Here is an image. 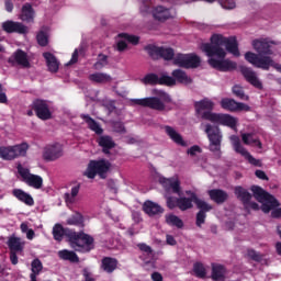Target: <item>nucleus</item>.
Wrapping results in <instances>:
<instances>
[{"mask_svg": "<svg viewBox=\"0 0 281 281\" xmlns=\"http://www.w3.org/2000/svg\"><path fill=\"white\" fill-rule=\"evenodd\" d=\"M251 45L257 54L247 52L245 54V60H247V63L257 69H262L263 71H269V69L273 67V69L281 72V65L271 58L273 54L271 45H276L273 41H269L268 38H258L254 40Z\"/></svg>", "mask_w": 281, "mask_h": 281, "instance_id": "nucleus-1", "label": "nucleus"}, {"mask_svg": "<svg viewBox=\"0 0 281 281\" xmlns=\"http://www.w3.org/2000/svg\"><path fill=\"white\" fill-rule=\"evenodd\" d=\"M225 47L228 54H233V56H240V50H238V41H236L235 36L225 37L223 35L214 34L211 37V43H203L200 46V49L209 56V58H225L227 53L223 48Z\"/></svg>", "mask_w": 281, "mask_h": 281, "instance_id": "nucleus-2", "label": "nucleus"}, {"mask_svg": "<svg viewBox=\"0 0 281 281\" xmlns=\"http://www.w3.org/2000/svg\"><path fill=\"white\" fill-rule=\"evenodd\" d=\"M195 111L200 113L201 120L212 122V124H220L221 126H228V128H236L238 120L229 114L214 113V103L209 98H204L195 102Z\"/></svg>", "mask_w": 281, "mask_h": 281, "instance_id": "nucleus-3", "label": "nucleus"}, {"mask_svg": "<svg viewBox=\"0 0 281 281\" xmlns=\"http://www.w3.org/2000/svg\"><path fill=\"white\" fill-rule=\"evenodd\" d=\"M66 236L69 239L70 246L72 247V249H75V251H79L80 254H89V251L93 249V237L82 231H69L68 233H66Z\"/></svg>", "mask_w": 281, "mask_h": 281, "instance_id": "nucleus-4", "label": "nucleus"}, {"mask_svg": "<svg viewBox=\"0 0 281 281\" xmlns=\"http://www.w3.org/2000/svg\"><path fill=\"white\" fill-rule=\"evenodd\" d=\"M250 190L256 201H258L259 203H262V202L268 203V204H263V209H262L263 212H271L273 207H280V202L278 201V199H276V196H273L271 193L265 191L262 187L252 186Z\"/></svg>", "mask_w": 281, "mask_h": 281, "instance_id": "nucleus-5", "label": "nucleus"}, {"mask_svg": "<svg viewBox=\"0 0 281 281\" xmlns=\"http://www.w3.org/2000/svg\"><path fill=\"white\" fill-rule=\"evenodd\" d=\"M109 170H111V162L109 160H90L83 175L88 179H93L97 175L100 179H106Z\"/></svg>", "mask_w": 281, "mask_h": 281, "instance_id": "nucleus-6", "label": "nucleus"}, {"mask_svg": "<svg viewBox=\"0 0 281 281\" xmlns=\"http://www.w3.org/2000/svg\"><path fill=\"white\" fill-rule=\"evenodd\" d=\"M30 145L27 143H21L13 146H0V159L3 161H14L18 157H25Z\"/></svg>", "mask_w": 281, "mask_h": 281, "instance_id": "nucleus-7", "label": "nucleus"}, {"mask_svg": "<svg viewBox=\"0 0 281 281\" xmlns=\"http://www.w3.org/2000/svg\"><path fill=\"white\" fill-rule=\"evenodd\" d=\"M190 198L186 196H167V207L169 210H175V207H178L181 212H187V210H192L194 207V196L196 193L192 191L186 192Z\"/></svg>", "mask_w": 281, "mask_h": 281, "instance_id": "nucleus-8", "label": "nucleus"}, {"mask_svg": "<svg viewBox=\"0 0 281 281\" xmlns=\"http://www.w3.org/2000/svg\"><path fill=\"white\" fill-rule=\"evenodd\" d=\"M205 133L210 142L211 153H218L221 150V143L223 142L221 128L209 123L205 125Z\"/></svg>", "mask_w": 281, "mask_h": 281, "instance_id": "nucleus-9", "label": "nucleus"}, {"mask_svg": "<svg viewBox=\"0 0 281 281\" xmlns=\"http://www.w3.org/2000/svg\"><path fill=\"white\" fill-rule=\"evenodd\" d=\"M18 172L30 188H34L35 190L43 188V177L31 173L30 169L23 168L22 165H18Z\"/></svg>", "mask_w": 281, "mask_h": 281, "instance_id": "nucleus-10", "label": "nucleus"}, {"mask_svg": "<svg viewBox=\"0 0 281 281\" xmlns=\"http://www.w3.org/2000/svg\"><path fill=\"white\" fill-rule=\"evenodd\" d=\"M31 109L38 120H43L44 122L52 120V110H49V104L46 100L35 99L31 104Z\"/></svg>", "mask_w": 281, "mask_h": 281, "instance_id": "nucleus-11", "label": "nucleus"}, {"mask_svg": "<svg viewBox=\"0 0 281 281\" xmlns=\"http://www.w3.org/2000/svg\"><path fill=\"white\" fill-rule=\"evenodd\" d=\"M231 140L234 146V150L241 155V157H245L248 164H251V166H256L257 168H260V166H262V162L260 160L254 158V156H251V154H249V151H247V149L243 147V145L240 144V138L238 136H231Z\"/></svg>", "mask_w": 281, "mask_h": 281, "instance_id": "nucleus-12", "label": "nucleus"}, {"mask_svg": "<svg viewBox=\"0 0 281 281\" xmlns=\"http://www.w3.org/2000/svg\"><path fill=\"white\" fill-rule=\"evenodd\" d=\"M131 102L137 106H146L153 109L154 111H165L166 104L161 102V99L157 97H149L144 99H132Z\"/></svg>", "mask_w": 281, "mask_h": 281, "instance_id": "nucleus-13", "label": "nucleus"}, {"mask_svg": "<svg viewBox=\"0 0 281 281\" xmlns=\"http://www.w3.org/2000/svg\"><path fill=\"white\" fill-rule=\"evenodd\" d=\"M220 104L224 111H231V113H236L238 111H251V106L229 98L222 99Z\"/></svg>", "mask_w": 281, "mask_h": 281, "instance_id": "nucleus-14", "label": "nucleus"}, {"mask_svg": "<svg viewBox=\"0 0 281 281\" xmlns=\"http://www.w3.org/2000/svg\"><path fill=\"white\" fill-rule=\"evenodd\" d=\"M207 63L213 69H216L217 71H234V69L237 67L235 61L225 58L216 59L211 57Z\"/></svg>", "mask_w": 281, "mask_h": 281, "instance_id": "nucleus-15", "label": "nucleus"}, {"mask_svg": "<svg viewBox=\"0 0 281 281\" xmlns=\"http://www.w3.org/2000/svg\"><path fill=\"white\" fill-rule=\"evenodd\" d=\"M240 72L244 76L245 80L249 82V85L255 87V89H259V91H262L263 89L262 81H260V79L258 78V75L256 74V71H254V69L247 66H241Z\"/></svg>", "mask_w": 281, "mask_h": 281, "instance_id": "nucleus-16", "label": "nucleus"}, {"mask_svg": "<svg viewBox=\"0 0 281 281\" xmlns=\"http://www.w3.org/2000/svg\"><path fill=\"white\" fill-rule=\"evenodd\" d=\"M2 30L7 32V34H27V26L12 20L3 22Z\"/></svg>", "mask_w": 281, "mask_h": 281, "instance_id": "nucleus-17", "label": "nucleus"}, {"mask_svg": "<svg viewBox=\"0 0 281 281\" xmlns=\"http://www.w3.org/2000/svg\"><path fill=\"white\" fill-rule=\"evenodd\" d=\"M63 155V147L59 144L48 145L44 148L43 159L45 161H56V159H60Z\"/></svg>", "mask_w": 281, "mask_h": 281, "instance_id": "nucleus-18", "label": "nucleus"}, {"mask_svg": "<svg viewBox=\"0 0 281 281\" xmlns=\"http://www.w3.org/2000/svg\"><path fill=\"white\" fill-rule=\"evenodd\" d=\"M119 265H120V261H117L116 258L103 257L101 259L100 269L102 270L103 273H108L111 276V273H113L117 269Z\"/></svg>", "mask_w": 281, "mask_h": 281, "instance_id": "nucleus-19", "label": "nucleus"}, {"mask_svg": "<svg viewBox=\"0 0 281 281\" xmlns=\"http://www.w3.org/2000/svg\"><path fill=\"white\" fill-rule=\"evenodd\" d=\"M8 63H10V65H14V63H16L25 69L30 68V59H27V53H25L23 49H18L13 54V58L8 59Z\"/></svg>", "mask_w": 281, "mask_h": 281, "instance_id": "nucleus-20", "label": "nucleus"}, {"mask_svg": "<svg viewBox=\"0 0 281 281\" xmlns=\"http://www.w3.org/2000/svg\"><path fill=\"white\" fill-rule=\"evenodd\" d=\"M12 195L20 201V203H24V205H27L29 207L34 206V198L22 189H13Z\"/></svg>", "mask_w": 281, "mask_h": 281, "instance_id": "nucleus-21", "label": "nucleus"}, {"mask_svg": "<svg viewBox=\"0 0 281 281\" xmlns=\"http://www.w3.org/2000/svg\"><path fill=\"white\" fill-rule=\"evenodd\" d=\"M207 194L214 203L217 205H223L225 201L229 199V194H227L226 191H223L222 189H212L207 191Z\"/></svg>", "mask_w": 281, "mask_h": 281, "instance_id": "nucleus-22", "label": "nucleus"}, {"mask_svg": "<svg viewBox=\"0 0 281 281\" xmlns=\"http://www.w3.org/2000/svg\"><path fill=\"white\" fill-rule=\"evenodd\" d=\"M143 211L148 216H157L159 214H164V207H161V205H159L158 203H155L150 200H147L144 202Z\"/></svg>", "mask_w": 281, "mask_h": 281, "instance_id": "nucleus-23", "label": "nucleus"}, {"mask_svg": "<svg viewBox=\"0 0 281 281\" xmlns=\"http://www.w3.org/2000/svg\"><path fill=\"white\" fill-rule=\"evenodd\" d=\"M160 183L164 186L167 192L171 190L173 194H178V196H181V182L179 180L164 178L162 180H160Z\"/></svg>", "mask_w": 281, "mask_h": 281, "instance_id": "nucleus-24", "label": "nucleus"}, {"mask_svg": "<svg viewBox=\"0 0 281 281\" xmlns=\"http://www.w3.org/2000/svg\"><path fill=\"white\" fill-rule=\"evenodd\" d=\"M165 132L168 135V137L178 146H188V143L183 140V136H181V134H179L172 126L166 125Z\"/></svg>", "mask_w": 281, "mask_h": 281, "instance_id": "nucleus-25", "label": "nucleus"}, {"mask_svg": "<svg viewBox=\"0 0 281 281\" xmlns=\"http://www.w3.org/2000/svg\"><path fill=\"white\" fill-rule=\"evenodd\" d=\"M81 120L86 122L88 125V128L95 133V135H102L104 133V130L102 126H100V123L93 120L89 114H81Z\"/></svg>", "mask_w": 281, "mask_h": 281, "instance_id": "nucleus-26", "label": "nucleus"}, {"mask_svg": "<svg viewBox=\"0 0 281 281\" xmlns=\"http://www.w3.org/2000/svg\"><path fill=\"white\" fill-rule=\"evenodd\" d=\"M153 16L156 21H160V23H164V21H168V19H170L171 16L170 9L158 5L153 10Z\"/></svg>", "mask_w": 281, "mask_h": 281, "instance_id": "nucleus-27", "label": "nucleus"}, {"mask_svg": "<svg viewBox=\"0 0 281 281\" xmlns=\"http://www.w3.org/2000/svg\"><path fill=\"white\" fill-rule=\"evenodd\" d=\"M43 58H45V60H46L48 70L52 74H57V71L60 67V64H58V59H56V56H54V54H52L49 52H46V53H43Z\"/></svg>", "mask_w": 281, "mask_h": 281, "instance_id": "nucleus-28", "label": "nucleus"}, {"mask_svg": "<svg viewBox=\"0 0 281 281\" xmlns=\"http://www.w3.org/2000/svg\"><path fill=\"white\" fill-rule=\"evenodd\" d=\"M89 80L97 85H106L109 82H113V77L106 72H94L89 75Z\"/></svg>", "mask_w": 281, "mask_h": 281, "instance_id": "nucleus-29", "label": "nucleus"}, {"mask_svg": "<svg viewBox=\"0 0 281 281\" xmlns=\"http://www.w3.org/2000/svg\"><path fill=\"white\" fill-rule=\"evenodd\" d=\"M235 195L236 198L241 201V203L244 205H249L250 201H251V193H249V191H247V189L238 186L235 187Z\"/></svg>", "mask_w": 281, "mask_h": 281, "instance_id": "nucleus-30", "label": "nucleus"}, {"mask_svg": "<svg viewBox=\"0 0 281 281\" xmlns=\"http://www.w3.org/2000/svg\"><path fill=\"white\" fill-rule=\"evenodd\" d=\"M20 19L21 21H26V23L34 21V8H32L31 3L26 2L22 5Z\"/></svg>", "mask_w": 281, "mask_h": 281, "instance_id": "nucleus-31", "label": "nucleus"}, {"mask_svg": "<svg viewBox=\"0 0 281 281\" xmlns=\"http://www.w3.org/2000/svg\"><path fill=\"white\" fill-rule=\"evenodd\" d=\"M98 144L99 146H101V148H103V153L105 155H109V150L113 149V147L115 146V142L113 140V137L109 135L100 136Z\"/></svg>", "mask_w": 281, "mask_h": 281, "instance_id": "nucleus-32", "label": "nucleus"}, {"mask_svg": "<svg viewBox=\"0 0 281 281\" xmlns=\"http://www.w3.org/2000/svg\"><path fill=\"white\" fill-rule=\"evenodd\" d=\"M171 76L176 82H179L180 85H192V78L188 77V74L181 69H175L171 72Z\"/></svg>", "mask_w": 281, "mask_h": 281, "instance_id": "nucleus-33", "label": "nucleus"}, {"mask_svg": "<svg viewBox=\"0 0 281 281\" xmlns=\"http://www.w3.org/2000/svg\"><path fill=\"white\" fill-rule=\"evenodd\" d=\"M10 251H23L25 243L21 240L20 237L12 236L7 243Z\"/></svg>", "mask_w": 281, "mask_h": 281, "instance_id": "nucleus-34", "label": "nucleus"}, {"mask_svg": "<svg viewBox=\"0 0 281 281\" xmlns=\"http://www.w3.org/2000/svg\"><path fill=\"white\" fill-rule=\"evenodd\" d=\"M212 280H225V267H223L222 265L212 263Z\"/></svg>", "mask_w": 281, "mask_h": 281, "instance_id": "nucleus-35", "label": "nucleus"}, {"mask_svg": "<svg viewBox=\"0 0 281 281\" xmlns=\"http://www.w3.org/2000/svg\"><path fill=\"white\" fill-rule=\"evenodd\" d=\"M58 256L60 260H68L69 262H80V257H78V255L72 250H59Z\"/></svg>", "mask_w": 281, "mask_h": 281, "instance_id": "nucleus-36", "label": "nucleus"}, {"mask_svg": "<svg viewBox=\"0 0 281 281\" xmlns=\"http://www.w3.org/2000/svg\"><path fill=\"white\" fill-rule=\"evenodd\" d=\"M241 142H244L246 146H251V144H254L257 148H262V142L258 138H254L252 133L241 134Z\"/></svg>", "mask_w": 281, "mask_h": 281, "instance_id": "nucleus-37", "label": "nucleus"}, {"mask_svg": "<svg viewBox=\"0 0 281 281\" xmlns=\"http://www.w3.org/2000/svg\"><path fill=\"white\" fill-rule=\"evenodd\" d=\"M161 48L162 46H156L153 44H149L147 46L144 47L145 52H147L148 56H150V58H153V60H159L160 56H161Z\"/></svg>", "mask_w": 281, "mask_h": 281, "instance_id": "nucleus-38", "label": "nucleus"}, {"mask_svg": "<svg viewBox=\"0 0 281 281\" xmlns=\"http://www.w3.org/2000/svg\"><path fill=\"white\" fill-rule=\"evenodd\" d=\"M165 218L167 225H170L171 227H177L178 229H183V220H181L179 216L175 214H168Z\"/></svg>", "mask_w": 281, "mask_h": 281, "instance_id": "nucleus-39", "label": "nucleus"}, {"mask_svg": "<svg viewBox=\"0 0 281 281\" xmlns=\"http://www.w3.org/2000/svg\"><path fill=\"white\" fill-rule=\"evenodd\" d=\"M232 93L237 98L238 100H243L244 102L249 101V95L245 93V89H243L241 86L235 85L232 88Z\"/></svg>", "mask_w": 281, "mask_h": 281, "instance_id": "nucleus-40", "label": "nucleus"}, {"mask_svg": "<svg viewBox=\"0 0 281 281\" xmlns=\"http://www.w3.org/2000/svg\"><path fill=\"white\" fill-rule=\"evenodd\" d=\"M79 192H80V184L72 187L70 193H65L64 195L65 202L70 204L76 203V196H78Z\"/></svg>", "mask_w": 281, "mask_h": 281, "instance_id": "nucleus-41", "label": "nucleus"}, {"mask_svg": "<svg viewBox=\"0 0 281 281\" xmlns=\"http://www.w3.org/2000/svg\"><path fill=\"white\" fill-rule=\"evenodd\" d=\"M201 65V57L196 55H188L184 69H196Z\"/></svg>", "mask_w": 281, "mask_h": 281, "instance_id": "nucleus-42", "label": "nucleus"}, {"mask_svg": "<svg viewBox=\"0 0 281 281\" xmlns=\"http://www.w3.org/2000/svg\"><path fill=\"white\" fill-rule=\"evenodd\" d=\"M193 200H194V203H195L198 210H200V212H203L204 214L206 212H211L212 205H210V204H207V202L199 199V196L196 194L193 195Z\"/></svg>", "mask_w": 281, "mask_h": 281, "instance_id": "nucleus-43", "label": "nucleus"}, {"mask_svg": "<svg viewBox=\"0 0 281 281\" xmlns=\"http://www.w3.org/2000/svg\"><path fill=\"white\" fill-rule=\"evenodd\" d=\"M106 65H109V56L100 53L98 55L97 63L93 65V69H95L97 71H100V69H104Z\"/></svg>", "mask_w": 281, "mask_h": 281, "instance_id": "nucleus-44", "label": "nucleus"}, {"mask_svg": "<svg viewBox=\"0 0 281 281\" xmlns=\"http://www.w3.org/2000/svg\"><path fill=\"white\" fill-rule=\"evenodd\" d=\"M31 271L32 273L30 274L31 281H32V277L34 276L35 280L38 276V273H41L43 271V262L40 261V259H34L31 263Z\"/></svg>", "mask_w": 281, "mask_h": 281, "instance_id": "nucleus-45", "label": "nucleus"}, {"mask_svg": "<svg viewBox=\"0 0 281 281\" xmlns=\"http://www.w3.org/2000/svg\"><path fill=\"white\" fill-rule=\"evenodd\" d=\"M67 225H85V216L77 212L67 218Z\"/></svg>", "mask_w": 281, "mask_h": 281, "instance_id": "nucleus-46", "label": "nucleus"}, {"mask_svg": "<svg viewBox=\"0 0 281 281\" xmlns=\"http://www.w3.org/2000/svg\"><path fill=\"white\" fill-rule=\"evenodd\" d=\"M65 236V227H63L60 224H55L53 227V237L57 243H60Z\"/></svg>", "mask_w": 281, "mask_h": 281, "instance_id": "nucleus-47", "label": "nucleus"}, {"mask_svg": "<svg viewBox=\"0 0 281 281\" xmlns=\"http://www.w3.org/2000/svg\"><path fill=\"white\" fill-rule=\"evenodd\" d=\"M193 273L195 276V278H205V276H207V271L205 270V266H203V263L201 262H195L193 265Z\"/></svg>", "mask_w": 281, "mask_h": 281, "instance_id": "nucleus-48", "label": "nucleus"}, {"mask_svg": "<svg viewBox=\"0 0 281 281\" xmlns=\"http://www.w3.org/2000/svg\"><path fill=\"white\" fill-rule=\"evenodd\" d=\"M36 41L41 47H47V45H49V36L47 35V32L43 30L40 31L36 35Z\"/></svg>", "mask_w": 281, "mask_h": 281, "instance_id": "nucleus-49", "label": "nucleus"}, {"mask_svg": "<svg viewBox=\"0 0 281 281\" xmlns=\"http://www.w3.org/2000/svg\"><path fill=\"white\" fill-rule=\"evenodd\" d=\"M140 82H143V85H159V76H157V74H147L142 80Z\"/></svg>", "mask_w": 281, "mask_h": 281, "instance_id": "nucleus-50", "label": "nucleus"}, {"mask_svg": "<svg viewBox=\"0 0 281 281\" xmlns=\"http://www.w3.org/2000/svg\"><path fill=\"white\" fill-rule=\"evenodd\" d=\"M160 58H164V60H175V49L171 47H164L160 52Z\"/></svg>", "mask_w": 281, "mask_h": 281, "instance_id": "nucleus-51", "label": "nucleus"}, {"mask_svg": "<svg viewBox=\"0 0 281 281\" xmlns=\"http://www.w3.org/2000/svg\"><path fill=\"white\" fill-rule=\"evenodd\" d=\"M188 56L189 55H186V54H177L176 57L173 58V65L186 69V65L188 63Z\"/></svg>", "mask_w": 281, "mask_h": 281, "instance_id": "nucleus-52", "label": "nucleus"}, {"mask_svg": "<svg viewBox=\"0 0 281 281\" xmlns=\"http://www.w3.org/2000/svg\"><path fill=\"white\" fill-rule=\"evenodd\" d=\"M158 85H165L166 87H175L176 79L168 75H162L161 77H158Z\"/></svg>", "mask_w": 281, "mask_h": 281, "instance_id": "nucleus-53", "label": "nucleus"}, {"mask_svg": "<svg viewBox=\"0 0 281 281\" xmlns=\"http://www.w3.org/2000/svg\"><path fill=\"white\" fill-rule=\"evenodd\" d=\"M119 38H124L125 41H127V43H131L132 45H139V36L137 35L121 33L119 34Z\"/></svg>", "mask_w": 281, "mask_h": 281, "instance_id": "nucleus-54", "label": "nucleus"}, {"mask_svg": "<svg viewBox=\"0 0 281 281\" xmlns=\"http://www.w3.org/2000/svg\"><path fill=\"white\" fill-rule=\"evenodd\" d=\"M247 256L250 258V260H254L255 262H262V259L265 258V255L256 251L255 249H248Z\"/></svg>", "mask_w": 281, "mask_h": 281, "instance_id": "nucleus-55", "label": "nucleus"}, {"mask_svg": "<svg viewBox=\"0 0 281 281\" xmlns=\"http://www.w3.org/2000/svg\"><path fill=\"white\" fill-rule=\"evenodd\" d=\"M205 218H207V214L203 213V211H199L195 215L196 227H202V225L205 224Z\"/></svg>", "mask_w": 281, "mask_h": 281, "instance_id": "nucleus-56", "label": "nucleus"}, {"mask_svg": "<svg viewBox=\"0 0 281 281\" xmlns=\"http://www.w3.org/2000/svg\"><path fill=\"white\" fill-rule=\"evenodd\" d=\"M112 128L114 133H126V127L122 121L112 122Z\"/></svg>", "mask_w": 281, "mask_h": 281, "instance_id": "nucleus-57", "label": "nucleus"}, {"mask_svg": "<svg viewBox=\"0 0 281 281\" xmlns=\"http://www.w3.org/2000/svg\"><path fill=\"white\" fill-rule=\"evenodd\" d=\"M218 2L224 10H234V8H236V2L234 0H218Z\"/></svg>", "mask_w": 281, "mask_h": 281, "instance_id": "nucleus-58", "label": "nucleus"}, {"mask_svg": "<svg viewBox=\"0 0 281 281\" xmlns=\"http://www.w3.org/2000/svg\"><path fill=\"white\" fill-rule=\"evenodd\" d=\"M196 153H203V149L199 145H193L187 150V155H190L191 157H195Z\"/></svg>", "mask_w": 281, "mask_h": 281, "instance_id": "nucleus-59", "label": "nucleus"}, {"mask_svg": "<svg viewBox=\"0 0 281 281\" xmlns=\"http://www.w3.org/2000/svg\"><path fill=\"white\" fill-rule=\"evenodd\" d=\"M138 249H140V251H143L144 254H147L148 256H150V254H153V247L148 246L147 244L140 243L137 244Z\"/></svg>", "mask_w": 281, "mask_h": 281, "instance_id": "nucleus-60", "label": "nucleus"}, {"mask_svg": "<svg viewBox=\"0 0 281 281\" xmlns=\"http://www.w3.org/2000/svg\"><path fill=\"white\" fill-rule=\"evenodd\" d=\"M0 104H8V94H5V89L1 83H0Z\"/></svg>", "mask_w": 281, "mask_h": 281, "instance_id": "nucleus-61", "label": "nucleus"}, {"mask_svg": "<svg viewBox=\"0 0 281 281\" xmlns=\"http://www.w3.org/2000/svg\"><path fill=\"white\" fill-rule=\"evenodd\" d=\"M82 276L85 281H95V278H93V274L88 270V268L82 269Z\"/></svg>", "mask_w": 281, "mask_h": 281, "instance_id": "nucleus-62", "label": "nucleus"}, {"mask_svg": "<svg viewBox=\"0 0 281 281\" xmlns=\"http://www.w3.org/2000/svg\"><path fill=\"white\" fill-rule=\"evenodd\" d=\"M255 175H256V178L257 179H261V181H269V177L267 176V173L265 172V171H262V170H256V172H255Z\"/></svg>", "mask_w": 281, "mask_h": 281, "instance_id": "nucleus-63", "label": "nucleus"}, {"mask_svg": "<svg viewBox=\"0 0 281 281\" xmlns=\"http://www.w3.org/2000/svg\"><path fill=\"white\" fill-rule=\"evenodd\" d=\"M151 280L153 281H164V276H161V273H159V272H153Z\"/></svg>", "mask_w": 281, "mask_h": 281, "instance_id": "nucleus-64", "label": "nucleus"}]
</instances>
